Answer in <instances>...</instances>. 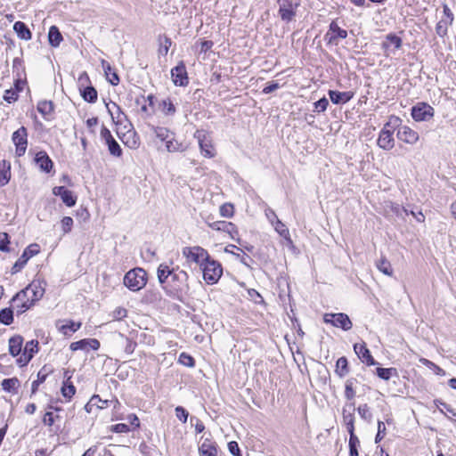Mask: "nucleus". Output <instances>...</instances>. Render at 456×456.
<instances>
[{
  "label": "nucleus",
  "mask_w": 456,
  "mask_h": 456,
  "mask_svg": "<svg viewBox=\"0 0 456 456\" xmlns=\"http://www.w3.org/2000/svg\"><path fill=\"white\" fill-rule=\"evenodd\" d=\"M40 251L39 245L37 243L30 244L28 246L22 255L20 256V258L14 263V265L12 267L11 273L12 274H15L19 273L27 264V262L33 257L34 256L37 255Z\"/></svg>",
  "instance_id": "6e6552de"
},
{
  "label": "nucleus",
  "mask_w": 456,
  "mask_h": 456,
  "mask_svg": "<svg viewBox=\"0 0 456 456\" xmlns=\"http://www.w3.org/2000/svg\"><path fill=\"white\" fill-rule=\"evenodd\" d=\"M12 69L13 72H16L17 77H21V72L24 73V67L20 59L15 58L13 60Z\"/></svg>",
  "instance_id": "e2e57ef3"
},
{
  "label": "nucleus",
  "mask_w": 456,
  "mask_h": 456,
  "mask_svg": "<svg viewBox=\"0 0 456 456\" xmlns=\"http://www.w3.org/2000/svg\"><path fill=\"white\" fill-rule=\"evenodd\" d=\"M349 455L350 456H359L358 453V446L360 445V441L355 434L349 435Z\"/></svg>",
  "instance_id": "37998d69"
},
{
  "label": "nucleus",
  "mask_w": 456,
  "mask_h": 456,
  "mask_svg": "<svg viewBox=\"0 0 456 456\" xmlns=\"http://www.w3.org/2000/svg\"><path fill=\"white\" fill-rule=\"evenodd\" d=\"M171 75L175 86H184L189 82L186 68L183 61L172 69Z\"/></svg>",
  "instance_id": "2eb2a0df"
},
{
  "label": "nucleus",
  "mask_w": 456,
  "mask_h": 456,
  "mask_svg": "<svg viewBox=\"0 0 456 456\" xmlns=\"http://www.w3.org/2000/svg\"><path fill=\"white\" fill-rule=\"evenodd\" d=\"M329 96L332 103L344 104L349 102L354 97V93L351 91L339 92L335 90H330Z\"/></svg>",
  "instance_id": "aec40b11"
},
{
  "label": "nucleus",
  "mask_w": 456,
  "mask_h": 456,
  "mask_svg": "<svg viewBox=\"0 0 456 456\" xmlns=\"http://www.w3.org/2000/svg\"><path fill=\"white\" fill-rule=\"evenodd\" d=\"M81 327V322H75L73 321H69L68 323L62 324L59 326V330L65 336H69L71 333L76 332Z\"/></svg>",
  "instance_id": "c9c22d12"
},
{
  "label": "nucleus",
  "mask_w": 456,
  "mask_h": 456,
  "mask_svg": "<svg viewBox=\"0 0 456 456\" xmlns=\"http://www.w3.org/2000/svg\"><path fill=\"white\" fill-rule=\"evenodd\" d=\"M178 362L187 367H193L195 365L194 358L186 353H182L179 355Z\"/></svg>",
  "instance_id": "864d4df0"
},
{
  "label": "nucleus",
  "mask_w": 456,
  "mask_h": 456,
  "mask_svg": "<svg viewBox=\"0 0 456 456\" xmlns=\"http://www.w3.org/2000/svg\"><path fill=\"white\" fill-rule=\"evenodd\" d=\"M53 194L61 197L62 202L69 208L74 207L77 203V196L64 186L54 187Z\"/></svg>",
  "instance_id": "4468645a"
},
{
  "label": "nucleus",
  "mask_w": 456,
  "mask_h": 456,
  "mask_svg": "<svg viewBox=\"0 0 456 456\" xmlns=\"http://www.w3.org/2000/svg\"><path fill=\"white\" fill-rule=\"evenodd\" d=\"M220 213L223 216L230 217L233 214V207L231 204H224L220 208Z\"/></svg>",
  "instance_id": "774afa93"
},
{
  "label": "nucleus",
  "mask_w": 456,
  "mask_h": 456,
  "mask_svg": "<svg viewBox=\"0 0 456 456\" xmlns=\"http://www.w3.org/2000/svg\"><path fill=\"white\" fill-rule=\"evenodd\" d=\"M199 451L201 456H217L216 444L209 439H205Z\"/></svg>",
  "instance_id": "4be33fe9"
},
{
  "label": "nucleus",
  "mask_w": 456,
  "mask_h": 456,
  "mask_svg": "<svg viewBox=\"0 0 456 456\" xmlns=\"http://www.w3.org/2000/svg\"><path fill=\"white\" fill-rule=\"evenodd\" d=\"M172 276L173 279H177L178 275L173 273L167 265L161 264L158 268V279L160 283H164L168 276Z\"/></svg>",
  "instance_id": "7c9ffc66"
},
{
  "label": "nucleus",
  "mask_w": 456,
  "mask_h": 456,
  "mask_svg": "<svg viewBox=\"0 0 456 456\" xmlns=\"http://www.w3.org/2000/svg\"><path fill=\"white\" fill-rule=\"evenodd\" d=\"M166 147L169 152L183 151L186 149L183 143L175 140L173 135L167 141Z\"/></svg>",
  "instance_id": "4c0bfd02"
},
{
  "label": "nucleus",
  "mask_w": 456,
  "mask_h": 456,
  "mask_svg": "<svg viewBox=\"0 0 456 456\" xmlns=\"http://www.w3.org/2000/svg\"><path fill=\"white\" fill-rule=\"evenodd\" d=\"M323 322L346 331L351 330L353 326L348 315L344 313L325 314L323 315Z\"/></svg>",
  "instance_id": "0eeeda50"
},
{
  "label": "nucleus",
  "mask_w": 456,
  "mask_h": 456,
  "mask_svg": "<svg viewBox=\"0 0 456 456\" xmlns=\"http://www.w3.org/2000/svg\"><path fill=\"white\" fill-rule=\"evenodd\" d=\"M70 377L68 378V379L63 383V386L61 387V394L64 397L70 399L76 393V387L72 384V382H69Z\"/></svg>",
  "instance_id": "a19ab883"
},
{
  "label": "nucleus",
  "mask_w": 456,
  "mask_h": 456,
  "mask_svg": "<svg viewBox=\"0 0 456 456\" xmlns=\"http://www.w3.org/2000/svg\"><path fill=\"white\" fill-rule=\"evenodd\" d=\"M12 302L16 304L17 313L18 314H23L27 310H28L34 304L35 301L32 297L28 294L27 297L22 298L14 299V297L12 298Z\"/></svg>",
  "instance_id": "412c9836"
},
{
  "label": "nucleus",
  "mask_w": 456,
  "mask_h": 456,
  "mask_svg": "<svg viewBox=\"0 0 456 456\" xmlns=\"http://www.w3.org/2000/svg\"><path fill=\"white\" fill-rule=\"evenodd\" d=\"M402 210L406 216L411 215L419 223H423L425 221V216L421 210L410 208L409 207H403Z\"/></svg>",
  "instance_id": "a18cd8bd"
},
{
  "label": "nucleus",
  "mask_w": 456,
  "mask_h": 456,
  "mask_svg": "<svg viewBox=\"0 0 456 456\" xmlns=\"http://www.w3.org/2000/svg\"><path fill=\"white\" fill-rule=\"evenodd\" d=\"M28 294L32 297V299L37 302L41 299L45 294V288L42 286V282L37 281H32L28 287L24 289L19 291L15 296L14 299L22 298L27 297Z\"/></svg>",
  "instance_id": "1a4fd4ad"
},
{
  "label": "nucleus",
  "mask_w": 456,
  "mask_h": 456,
  "mask_svg": "<svg viewBox=\"0 0 456 456\" xmlns=\"http://www.w3.org/2000/svg\"><path fill=\"white\" fill-rule=\"evenodd\" d=\"M335 372L339 378H344L349 373L348 362L345 356L337 360Z\"/></svg>",
  "instance_id": "c756f323"
},
{
  "label": "nucleus",
  "mask_w": 456,
  "mask_h": 456,
  "mask_svg": "<svg viewBox=\"0 0 456 456\" xmlns=\"http://www.w3.org/2000/svg\"><path fill=\"white\" fill-rule=\"evenodd\" d=\"M411 114L417 122L429 121L435 115V110L427 102H418L411 108Z\"/></svg>",
  "instance_id": "423d86ee"
},
{
  "label": "nucleus",
  "mask_w": 456,
  "mask_h": 456,
  "mask_svg": "<svg viewBox=\"0 0 456 456\" xmlns=\"http://www.w3.org/2000/svg\"><path fill=\"white\" fill-rule=\"evenodd\" d=\"M79 90L84 101L90 103H94L97 101L98 94L94 86H89L84 87L83 89L79 88Z\"/></svg>",
  "instance_id": "bb28decb"
},
{
  "label": "nucleus",
  "mask_w": 456,
  "mask_h": 456,
  "mask_svg": "<svg viewBox=\"0 0 456 456\" xmlns=\"http://www.w3.org/2000/svg\"><path fill=\"white\" fill-rule=\"evenodd\" d=\"M443 9L444 18H442L436 26V32L441 37L446 36L448 26L451 25L454 20L453 14L448 5L444 4Z\"/></svg>",
  "instance_id": "f8f14e48"
},
{
  "label": "nucleus",
  "mask_w": 456,
  "mask_h": 456,
  "mask_svg": "<svg viewBox=\"0 0 456 456\" xmlns=\"http://www.w3.org/2000/svg\"><path fill=\"white\" fill-rule=\"evenodd\" d=\"M279 13L281 15V18L283 20L289 21L292 20V18L295 16V12L293 10L292 4H283L280 6Z\"/></svg>",
  "instance_id": "473e14b6"
},
{
  "label": "nucleus",
  "mask_w": 456,
  "mask_h": 456,
  "mask_svg": "<svg viewBox=\"0 0 456 456\" xmlns=\"http://www.w3.org/2000/svg\"><path fill=\"white\" fill-rule=\"evenodd\" d=\"M377 268L386 275L391 276L393 274V269L391 264L385 257L381 258L376 264Z\"/></svg>",
  "instance_id": "ea45409f"
},
{
  "label": "nucleus",
  "mask_w": 456,
  "mask_h": 456,
  "mask_svg": "<svg viewBox=\"0 0 456 456\" xmlns=\"http://www.w3.org/2000/svg\"><path fill=\"white\" fill-rule=\"evenodd\" d=\"M329 101L326 97H322L314 102V111L323 112L327 110Z\"/></svg>",
  "instance_id": "13d9d810"
},
{
  "label": "nucleus",
  "mask_w": 456,
  "mask_h": 456,
  "mask_svg": "<svg viewBox=\"0 0 456 456\" xmlns=\"http://www.w3.org/2000/svg\"><path fill=\"white\" fill-rule=\"evenodd\" d=\"M147 273L140 267L128 271L124 276V284L132 291H138L145 287Z\"/></svg>",
  "instance_id": "f03ea898"
},
{
  "label": "nucleus",
  "mask_w": 456,
  "mask_h": 456,
  "mask_svg": "<svg viewBox=\"0 0 456 456\" xmlns=\"http://www.w3.org/2000/svg\"><path fill=\"white\" fill-rule=\"evenodd\" d=\"M201 268L203 279L208 284L216 283L223 274L221 264L211 258H209Z\"/></svg>",
  "instance_id": "7ed1b4c3"
},
{
  "label": "nucleus",
  "mask_w": 456,
  "mask_h": 456,
  "mask_svg": "<svg viewBox=\"0 0 456 456\" xmlns=\"http://www.w3.org/2000/svg\"><path fill=\"white\" fill-rule=\"evenodd\" d=\"M103 69L109 82L113 86H117L119 83V77L117 72L112 70V68L110 64H108L106 67L103 66Z\"/></svg>",
  "instance_id": "de8ad7c7"
},
{
  "label": "nucleus",
  "mask_w": 456,
  "mask_h": 456,
  "mask_svg": "<svg viewBox=\"0 0 456 456\" xmlns=\"http://www.w3.org/2000/svg\"><path fill=\"white\" fill-rule=\"evenodd\" d=\"M376 373L379 378L384 380H388L392 376H398L395 368H377Z\"/></svg>",
  "instance_id": "e433bc0d"
},
{
  "label": "nucleus",
  "mask_w": 456,
  "mask_h": 456,
  "mask_svg": "<svg viewBox=\"0 0 456 456\" xmlns=\"http://www.w3.org/2000/svg\"><path fill=\"white\" fill-rule=\"evenodd\" d=\"M354 350L355 354H357V356L359 357V359L362 362H365L368 366H372V365L377 364V362H375L374 358L372 357L370 350L367 348L365 343L354 344Z\"/></svg>",
  "instance_id": "f3484780"
},
{
  "label": "nucleus",
  "mask_w": 456,
  "mask_h": 456,
  "mask_svg": "<svg viewBox=\"0 0 456 456\" xmlns=\"http://www.w3.org/2000/svg\"><path fill=\"white\" fill-rule=\"evenodd\" d=\"M385 435H386L385 423L383 421L379 420L378 421V433L375 436V443L376 444L379 443L383 439Z\"/></svg>",
  "instance_id": "680f3d73"
},
{
  "label": "nucleus",
  "mask_w": 456,
  "mask_h": 456,
  "mask_svg": "<svg viewBox=\"0 0 456 456\" xmlns=\"http://www.w3.org/2000/svg\"><path fill=\"white\" fill-rule=\"evenodd\" d=\"M357 379L354 378L347 379L345 383V397L346 400L351 401L355 397L356 392L354 389Z\"/></svg>",
  "instance_id": "2f4dec72"
},
{
  "label": "nucleus",
  "mask_w": 456,
  "mask_h": 456,
  "mask_svg": "<svg viewBox=\"0 0 456 456\" xmlns=\"http://www.w3.org/2000/svg\"><path fill=\"white\" fill-rule=\"evenodd\" d=\"M55 419H59V415H53V411H46L43 418V423L49 427L53 426Z\"/></svg>",
  "instance_id": "69168bd1"
},
{
  "label": "nucleus",
  "mask_w": 456,
  "mask_h": 456,
  "mask_svg": "<svg viewBox=\"0 0 456 456\" xmlns=\"http://www.w3.org/2000/svg\"><path fill=\"white\" fill-rule=\"evenodd\" d=\"M159 45H160L159 49V53L161 55H167V53H168L169 47L172 45L171 39L167 36H163V37H159Z\"/></svg>",
  "instance_id": "49530a36"
},
{
  "label": "nucleus",
  "mask_w": 456,
  "mask_h": 456,
  "mask_svg": "<svg viewBox=\"0 0 456 456\" xmlns=\"http://www.w3.org/2000/svg\"><path fill=\"white\" fill-rule=\"evenodd\" d=\"M10 237L7 232H0V251L9 252Z\"/></svg>",
  "instance_id": "5fc2aeb1"
},
{
  "label": "nucleus",
  "mask_w": 456,
  "mask_h": 456,
  "mask_svg": "<svg viewBox=\"0 0 456 456\" xmlns=\"http://www.w3.org/2000/svg\"><path fill=\"white\" fill-rule=\"evenodd\" d=\"M127 315V310L124 307H117L112 312V317L114 320L120 321L123 320Z\"/></svg>",
  "instance_id": "0e129e2a"
},
{
  "label": "nucleus",
  "mask_w": 456,
  "mask_h": 456,
  "mask_svg": "<svg viewBox=\"0 0 456 456\" xmlns=\"http://www.w3.org/2000/svg\"><path fill=\"white\" fill-rule=\"evenodd\" d=\"M397 138L408 144H414L419 141V134L407 126H398Z\"/></svg>",
  "instance_id": "ddd939ff"
},
{
  "label": "nucleus",
  "mask_w": 456,
  "mask_h": 456,
  "mask_svg": "<svg viewBox=\"0 0 456 456\" xmlns=\"http://www.w3.org/2000/svg\"><path fill=\"white\" fill-rule=\"evenodd\" d=\"M37 349L38 341L33 339L26 343L23 352L26 354H31V357L33 358L34 354L37 352Z\"/></svg>",
  "instance_id": "603ef678"
},
{
  "label": "nucleus",
  "mask_w": 456,
  "mask_h": 456,
  "mask_svg": "<svg viewBox=\"0 0 456 456\" xmlns=\"http://www.w3.org/2000/svg\"><path fill=\"white\" fill-rule=\"evenodd\" d=\"M100 347V342L96 338H84L70 344L69 348L72 351L77 350H98Z\"/></svg>",
  "instance_id": "a211bd4d"
},
{
  "label": "nucleus",
  "mask_w": 456,
  "mask_h": 456,
  "mask_svg": "<svg viewBox=\"0 0 456 456\" xmlns=\"http://www.w3.org/2000/svg\"><path fill=\"white\" fill-rule=\"evenodd\" d=\"M106 144L108 145L109 151L111 155L115 157H120L122 155V149L115 139L110 140Z\"/></svg>",
  "instance_id": "3c124183"
},
{
  "label": "nucleus",
  "mask_w": 456,
  "mask_h": 456,
  "mask_svg": "<svg viewBox=\"0 0 456 456\" xmlns=\"http://www.w3.org/2000/svg\"><path fill=\"white\" fill-rule=\"evenodd\" d=\"M13 30L17 33L18 37L22 40L31 39L32 34L28 26L22 21H16L13 24Z\"/></svg>",
  "instance_id": "393cba45"
},
{
  "label": "nucleus",
  "mask_w": 456,
  "mask_h": 456,
  "mask_svg": "<svg viewBox=\"0 0 456 456\" xmlns=\"http://www.w3.org/2000/svg\"><path fill=\"white\" fill-rule=\"evenodd\" d=\"M37 109L46 120H50L54 110V105L52 101H41L37 103Z\"/></svg>",
  "instance_id": "b1692460"
},
{
  "label": "nucleus",
  "mask_w": 456,
  "mask_h": 456,
  "mask_svg": "<svg viewBox=\"0 0 456 456\" xmlns=\"http://www.w3.org/2000/svg\"><path fill=\"white\" fill-rule=\"evenodd\" d=\"M13 322V311L7 307L0 311V322L4 325H10Z\"/></svg>",
  "instance_id": "58836bf2"
},
{
  "label": "nucleus",
  "mask_w": 456,
  "mask_h": 456,
  "mask_svg": "<svg viewBox=\"0 0 456 456\" xmlns=\"http://www.w3.org/2000/svg\"><path fill=\"white\" fill-rule=\"evenodd\" d=\"M23 345V338L20 335L13 336L9 339V353L12 356H17L20 354Z\"/></svg>",
  "instance_id": "5701e85b"
},
{
  "label": "nucleus",
  "mask_w": 456,
  "mask_h": 456,
  "mask_svg": "<svg viewBox=\"0 0 456 456\" xmlns=\"http://www.w3.org/2000/svg\"><path fill=\"white\" fill-rule=\"evenodd\" d=\"M275 231L282 237L287 238L289 234L288 228L286 225L279 219H277L273 224Z\"/></svg>",
  "instance_id": "4d7b16f0"
},
{
  "label": "nucleus",
  "mask_w": 456,
  "mask_h": 456,
  "mask_svg": "<svg viewBox=\"0 0 456 456\" xmlns=\"http://www.w3.org/2000/svg\"><path fill=\"white\" fill-rule=\"evenodd\" d=\"M160 110L166 116H173L175 113V107L170 99H165L160 103Z\"/></svg>",
  "instance_id": "79ce46f5"
},
{
  "label": "nucleus",
  "mask_w": 456,
  "mask_h": 456,
  "mask_svg": "<svg viewBox=\"0 0 456 456\" xmlns=\"http://www.w3.org/2000/svg\"><path fill=\"white\" fill-rule=\"evenodd\" d=\"M402 120L398 117H390L387 123L385 124L384 127L379 132V135L377 141L378 145L385 150L389 151L395 146V139L393 133L395 129L401 125Z\"/></svg>",
  "instance_id": "f257e3e1"
},
{
  "label": "nucleus",
  "mask_w": 456,
  "mask_h": 456,
  "mask_svg": "<svg viewBox=\"0 0 456 456\" xmlns=\"http://www.w3.org/2000/svg\"><path fill=\"white\" fill-rule=\"evenodd\" d=\"M35 162L39 167V168L45 173H49L53 167L52 159L44 151H38L36 154Z\"/></svg>",
  "instance_id": "6ab92c4d"
},
{
  "label": "nucleus",
  "mask_w": 456,
  "mask_h": 456,
  "mask_svg": "<svg viewBox=\"0 0 456 456\" xmlns=\"http://www.w3.org/2000/svg\"><path fill=\"white\" fill-rule=\"evenodd\" d=\"M391 46H394L395 50L399 49L402 46V39L395 34H388L386 37L385 41L382 43V47L384 49H389Z\"/></svg>",
  "instance_id": "c85d7f7f"
},
{
  "label": "nucleus",
  "mask_w": 456,
  "mask_h": 456,
  "mask_svg": "<svg viewBox=\"0 0 456 456\" xmlns=\"http://www.w3.org/2000/svg\"><path fill=\"white\" fill-rule=\"evenodd\" d=\"M46 376H47V373L43 372V370H41L37 373V379L33 381L32 385H31V394H35L37 391L39 385L42 384L43 382H45Z\"/></svg>",
  "instance_id": "6e6d98bb"
},
{
  "label": "nucleus",
  "mask_w": 456,
  "mask_h": 456,
  "mask_svg": "<svg viewBox=\"0 0 456 456\" xmlns=\"http://www.w3.org/2000/svg\"><path fill=\"white\" fill-rule=\"evenodd\" d=\"M62 36L59 30V28L56 26H52L49 28L48 32V40L49 44L53 47H58L62 41Z\"/></svg>",
  "instance_id": "a878e982"
},
{
  "label": "nucleus",
  "mask_w": 456,
  "mask_h": 456,
  "mask_svg": "<svg viewBox=\"0 0 456 456\" xmlns=\"http://www.w3.org/2000/svg\"><path fill=\"white\" fill-rule=\"evenodd\" d=\"M357 412L364 420L370 422L372 420V413L370 411V407L367 403L360 404L357 407Z\"/></svg>",
  "instance_id": "09e8293b"
},
{
  "label": "nucleus",
  "mask_w": 456,
  "mask_h": 456,
  "mask_svg": "<svg viewBox=\"0 0 456 456\" xmlns=\"http://www.w3.org/2000/svg\"><path fill=\"white\" fill-rule=\"evenodd\" d=\"M419 362L422 363L423 365L427 366L428 368L433 370L436 372V374H437V375H441V376L445 375V371L442 368H440L438 365H436L433 362L429 361L428 359L420 358Z\"/></svg>",
  "instance_id": "8fccbe9b"
},
{
  "label": "nucleus",
  "mask_w": 456,
  "mask_h": 456,
  "mask_svg": "<svg viewBox=\"0 0 456 456\" xmlns=\"http://www.w3.org/2000/svg\"><path fill=\"white\" fill-rule=\"evenodd\" d=\"M194 138L198 140L200 152L204 157L211 159L216 156V151L209 133L205 130H196Z\"/></svg>",
  "instance_id": "20e7f679"
},
{
  "label": "nucleus",
  "mask_w": 456,
  "mask_h": 456,
  "mask_svg": "<svg viewBox=\"0 0 456 456\" xmlns=\"http://www.w3.org/2000/svg\"><path fill=\"white\" fill-rule=\"evenodd\" d=\"M175 414H176V417L183 423H185L187 421L189 413L183 407L177 406L175 408Z\"/></svg>",
  "instance_id": "338daca9"
},
{
  "label": "nucleus",
  "mask_w": 456,
  "mask_h": 456,
  "mask_svg": "<svg viewBox=\"0 0 456 456\" xmlns=\"http://www.w3.org/2000/svg\"><path fill=\"white\" fill-rule=\"evenodd\" d=\"M19 384L20 381L17 378H11L3 379L1 386L4 391L15 394Z\"/></svg>",
  "instance_id": "72a5a7b5"
},
{
  "label": "nucleus",
  "mask_w": 456,
  "mask_h": 456,
  "mask_svg": "<svg viewBox=\"0 0 456 456\" xmlns=\"http://www.w3.org/2000/svg\"><path fill=\"white\" fill-rule=\"evenodd\" d=\"M343 423L346 428L349 435L354 434V415L353 412H347L345 409L343 410Z\"/></svg>",
  "instance_id": "f704fd0d"
},
{
  "label": "nucleus",
  "mask_w": 456,
  "mask_h": 456,
  "mask_svg": "<svg viewBox=\"0 0 456 456\" xmlns=\"http://www.w3.org/2000/svg\"><path fill=\"white\" fill-rule=\"evenodd\" d=\"M4 100L8 103L14 102L18 100V94L13 89H7L4 94Z\"/></svg>",
  "instance_id": "052dcab7"
},
{
  "label": "nucleus",
  "mask_w": 456,
  "mask_h": 456,
  "mask_svg": "<svg viewBox=\"0 0 456 456\" xmlns=\"http://www.w3.org/2000/svg\"><path fill=\"white\" fill-rule=\"evenodd\" d=\"M12 141L16 147V155L19 157L23 156L28 147L27 128L25 126H21L18 130L13 132L12 135Z\"/></svg>",
  "instance_id": "9d476101"
},
{
  "label": "nucleus",
  "mask_w": 456,
  "mask_h": 456,
  "mask_svg": "<svg viewBox=\"0 0 456 456\" xmlns=\"http://www.w3.org/2000/svg\"><path fill=\"white\" fill-rule=\"evenodd\" d=\"M61 228L64 233H68L71 231L73 226V219L70 216H64L61 221Z\"/></svg>",
  "instance_id": "bf43d9fd"
},
{
  "label": "nucleus",
  "mask_w": 456,
  "mask_h": 456,
  "mask_svg": "<svg viewBox=\"0 0 456 456\" xmlns=\"http://www.w3.org/2000/svg\"><path fill=\"white\" fill-rule=\"evenodd\" d=\"M155 135L161 141H167L173 135V134L166 127L153 126L152 127Z\"/></svg>",
  "instance_id": "c03bdc74"
},
{
  "label": "nucleus",
  "mask_w": 456,
  "mask_h": 456,
  "mask_svg": "<svg viewBox=\"0 0 456 456\" xmlns=\"http://www.w3.org/2000/svg\"><path fill=\"white\" fill-rule=\"evenodd\" d=\"M208 225L216 231H222L229 233L232 240H235V235H238V230L236 226L231 223L226 221H216V222H208Z\"/></svg>",
  "instance_id": "dca6fc26"
},
{
  "label": "nucleus",
  "mask_w": 456,
  "mask_h": 456,
  "mask_svg": "<svg viewBox=\"0 0 456 456\" xmlns=\"http://www.w3.org/2000/svg\"><path fill=\"white\" fill-rule=\"evenodd\" d=\"M11 178V165L6 161L0 162V187L8 183Z\"/></svg>",
  "instance_id": "cd10ccee"
},
{
  "label": "nucleus",
  "mask_w": 456,
  "mask_h": 456,
  "mask_svg": "<svg viewBox=\"0 0 456 456\" xmlns=\"http://www.w3.org/2000/svg\"><path fill=\"white\" fill-rule=\"evenodd\" d=\"M347 37V31L341 28L338 23L333 20L329 26V30L324 36L328 45H338L339 39H345Z\"/></svg>",
  "instance_id": "9b49d317"
},
{
  "label": "nucleus",
  "mask_w": 456,
  "mask_h": 456,
  "mask_svg": "<svg viewBox=\"0 0 456 456\" xmlns=\"http://www.w3.org/2000/svg\"><path fill=\"white\" fill-rule=\"evenodd\" d=\"M183 255L189 262H193L200 267L210 258L208 251L200 246L183 248Z\"/></svg>",
  "instance_id": "39448f33"
}]
</instances>
